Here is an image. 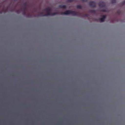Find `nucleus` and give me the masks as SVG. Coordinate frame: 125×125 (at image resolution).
Returning <instances> with one entry per match:
<instances>
[{
    "label": "nucleus",
    "instance_id": "obj_8",
    "mask_svg": "<svg viewBox=\"0 0 125 125\" xmlns=\"http://www.w3.org/2000/svg\"><path fill=\"white\" fill-rule=\"evenodd\" d=\"M45 15L44 12H42L40 13V16H45Z\"/></svg>",
    "mask_w": 125,
    "mask_h": 125
},
{
    "label": "nucleus",
    "instance_id": "obj_19",
    "mask_svg": "<svg viewBox=\"0 0 125 125\" xmlns=\"http://www.w3.org/2000/svg\"><path fill=\"white\" fill-rule=\"evenodd\" d=\"M16 12H17V13H18V14L19 13V10H17V11H16Z\"/></svg>",
    "mask_w": 125,
    "mask_h": 125
},
{
    "label": "nucleus",
    "instance_id": "obj_17",
    "mask_svg": "<svg viewBox=\"0 0 125 125\" xmlns=\"http://www.w3.org/2000/svg\"><path fill=\"white\" fill-rule=\"evenodd\" d=\"M83 2H87L88 0H81Z\"/></svg>",
    "mask_w": 125,
    "mask_h": 125
},
{
    "label": "nucleus",
    "instance_id": "obj_5",
    "mask_svg": "<svg viewBox=\"0 0 125 125\" xmlns=\"http://www.w3.org/2000/svg\"><path fill=\"white\" fill-rule=\"evenodd\" d=\"M102 18H100L99 19V20L101 22H102L104 21V20L106 18V16L105 15H103L102 16Z\"/></svg>",
    "mask_w": 125,
    "mask_h": 125
},
{
    "label": "nucleus",
    "instance_id": "obj_10",
    "mask_svg": "<svg viewBox=\"0 0 125 125\" xmlns=\"http://www.w3.org/2000/svg\"><path fill=\"white\" fill-rule=\"evenodd\" d=\"M77 8L78 9H81L82 8V6L80 5H77Z\"/></svg>",
    "mask_w": 125,
    "mask_h": 125
},
{
    "label": "nucleus",
    "instance_id": "obj_16",
    "mask_svg": "<svg viewBox=\"0 0 125 125\" xmlns=\"http://www.w3.org/2000/svg\"><path fill=\"white\" fill-rule=\"evenodd\" d=\"M125 4V1L123 2L122 3V5H124V4Z\"/></svg>",
    "mask_w": 125,
    "mask_h": 125
},
{
    "label": "nucleus",
    "instance_id": "obj_9",
    "mask_svg": "<svg viewBox=\"0 0 125 125\" xmlns=\"http://www.w3.org/2000/svg\"><path fill=\"white\" fill-rule=\"evenodd\" d=\"M90 12L92 13L95 14L96 13V11L95 10H91L90 11Z\"/></svg>",
    "mask_w": 125,
    "mask_h": 125
},
{
    "label": "nucleus",
    "instance_id": "obj_3",
    "mask_svg": "<svg viewBox=\"0 0 125 125\" xmlns=\"http://www.w3.org/2000/svg\"><path fill=\"white\" fill-rule=\"evenodd\" d=\"M99 6L101 7H104L106 6L105 3L103 2H100L98 4Z\"/></svg>",
    "mask_w": 125,
    "mask_h": 125
},
{
    "label": "nucleus",
    "instance_id": "obj_1",
    "mask_svg": "<svg viewBox=\"0 0 125 125\" xmlns=\"http://www.w3.org/2000/svg\"><path fill=\"white\" fill-rule=\"evenodd\" d=\"M61 14L62 15H65L71 14L73 16H81V14L80 13L78 12H76L74 11L69 10L66 11L64 12H61Z\"/></svg>",
    "mask_w": 125,
    "mask_h": 125
},
{
    "label": "nucleus",
    "instance_id": "obj_15",
    "mask_svg": "<svg viewBox=\"0 0 125 125\" xmlns=\"http://www.w3.org/2000/svg\"><path fill=\"white\" fill-rule=\"evenodd\" d=\"M73 1V0H68L67 1L68 2H72Z\"/></svg>",
    "mask_w": 125,
    "mask_h": 125
},
{
    "label": "nucleus",
    "instance_id": "obj_7",
    "mask_svg": "<svg viewBox=\"0 0 125 125\" xmlns=\"http://www.w3.org/2000/svg\"><path fill=\"white\" fill-rule=\"evenodd\" d=\"M59 7L60 8H63V9H66V5H60L59 6Z\"/></svg>",
    "mask_w": 125,
    "mask_h": 125
},
{
    "label": "nucleus",
    "instance_id": "obj_4",
    "mask_svg": "<svg viewBox=\"0 0 125 125\" xmlns=\"http://www.w3.org/2000/svg\"><path fill=\"white\" fill-rule=\"evenodd\" d=\"M90 6L92 7H94L96 6V4L95 2L94 1H91L89 3Z\"/></svg>",
    "mask_w": 125,
    "mask_h": 125
},
{
    "label": "nucleus",
    "instance_id": "obj_11",
    "mask_svg": "<svg viewBox=\"0 0 125 125\" xmlns=\"http://www.w3.org/2000/svg\"><path fill=\"white\" fill-rule=\"evenodd\" d=\"M89 15L87 14H85L83 15V17H86L88 18H89Z\"/></svg>",
    "mask_w": 125,
    "mask_h": 125
},
{
    "label": "nucleus",
    "instance_id": "obj_12",
    "mask_svg": "<svg viewBox=\"0 0 125 125\" xmlns=\"http://www.w3.org/2000/svg\"><path fill=\"white\" fill-rule=\"evenodd\" d=\"M116 0H111V2L112 3H116Z\"/></svg>",
    "mask_w": 125,
    "mask_h": 125
},
{
    "label": "nucleus",
    "instance_id": "obj_14",
    "mask_svg": "<svg viewBox=\"0 0 125 125\" xmlns=\"http://www.w3.org/2000/svg\"><path fill=\"white\" fill-rule=\"evenodd\" d=\"M23 15H25L26 14V11H23Z\"/></svg>",
    "mask_w": 125,
    "mask_h": 125
},
{
    "label": "nucleus",
    "instance_id": "obj_6",
    "mask_svg": "<svg viewBox=\"0 0 125 125\" xmlns=\"http://www.w3.org/2000/svg\"><path fill=\"white\" fill-rule=\"evenodd\" d=\"M24 7L22 9V11H27V6L25 4L24 5Z\"/></svg>",
    "mask_w": 125,
    "mask_h": 125
},
{
    "label": "nucleus",
    "instance_id": "obj_13",
    "mask_svg": "<svg viewBox=\"0 0 125 125\" xmlns=\"http://www.w3.org/2000/svg\"><path fill=\"white\" fill-rule=\"evenodd\" d=\"M4 10V8H3L2 11H0V13L1 14L3 11H4V12H5L6 11H5Z\"/></svg>",
    "mask_w": 125,
    "mask_h": 125
},
{
    "label": "nucleus",
    "instance_id": "obj_18",
    "mask_svg": "<svg viewBox=\"0 0 125 125\" xmlns=\"http://www.w3.org/2000/svg\"><path fill=\"white\" fill-rule=\"evenodd\" d=\"M101 11H103V12H105L106 11L105 10H104V9L103 10H102Z\"/></svg>",
    "mask_w": 125,
    "mask_h": 125
},
{
    "label": "nucleus",
    "instance_id": "obj_2",
    "mask_svg": "<svg viewBox=\"0 0 125 125\" xmlns=\"http://www.w3.org/2000/svg\"><path fill=\"white\" fill-rule=\"evenodd\" d=\"M52 10L50 8H47L45 9L44 11H46L47 13L45 14V16H48L49 15L53 16L55 15L58 14V13L57 12H55L52 13L51 12Z\"/></svg>",
    "mask_w": 125,
    "mask_h": 125
}]
</instances>
